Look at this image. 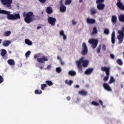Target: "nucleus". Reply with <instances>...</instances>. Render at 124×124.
Returning a JSON list of instances; mask_svg holds the SVG:
<instances>
[{
	"instance_id": "1",
	"label": "nucleus",
	"mask_w": 124,
	"mask_h": 124,
	"mask_svg": "<svg viewBox=\"0 0 124 124\" xmlns=\"http://www.w3.org/2000/svg\"><path fill=\"white\" fill-rule=\"evenodd\" d=\"M84 58L82 57L78 61H76V64H77L79 72H82L83 69L82 68V63L83 67H87L90 63V61L88 60H84Z\"/></svg>"
},
{
	"instance_id": "2",
	"label": "nucleus",
	"mask_w": 124,
	"mask_h": 124,
	"mask_svg": "<svg viewBox=\"0 0 124 124\" xmlns=\"http://www.w3.org/2000/svg\"><path fill=\"white\" fill-rule=\"evenodd\" d=\"M23 16L25 18V22L27 24H30L31 22H32V21H33L34 15L32 12H28V13L24 12L23 13Z\"/></svg>"
},
{
	"instance_id": "3",
	"label": "nucleus",
	"mask_w": 124,
	"mask_h": 124,
	"mask_svg": "<svg viewBox=\"0 0 124 124\" xmlns=\"http://www.w3.org/2000/svg\"><path fill=\"white\" fill-rule=\"evenodd\" d=\"M8 13L6 14L7 18L8 20H17V19H20L21 16L19 14H14L13 15L10 14L11 13L10 11H8Z\"/></svg>"
},
{
	"instance_id": "4",
	"label": "nucleus",
	"mask_w": 124,
	"mask_h": 124,
	"mask_svg": "<svg viewBox=\"0 0 124 124\" xmlns=\"http://www.w3.org/2000/svg\"><path fill=\"white\" fill-rule=\"evenodd\" d=\"M101 69L102 71L106 72V76L103 78L104 82H107V80L109 79V76H110V68L106 66L101 67Z\"/></svg>"
},
{
	"instance_id": "5",
	"label": "nucleus",
	"mask_w": 124,
	"mask_h": 124,
	"mask_svg": "<svg viewBox=\"0 0 124 124\" xmlns=\"http://www.w3.org/2000/svg\"><path fill=\"white\" fill-rule=\"evenodd\" d=\"M0 1L2 5L6 6L8 8H10L13 0H0Z\"/></svg>"
},
{
	"instance_id": "6",
	"label": "nucleus",
	"mask_w": 124,
	"mask_h": 124,
	"mask_svg": "<svg viewBox=\"0 0 124 124\" xmlns=\"http://www.w3.org/2000/svg\"><path fill=\"white\" fill-rule=\"evenodd\" d=\"M82 50L81 51V54L83 56H86L88 55V46L86 43L83 42L82 45Z\"/></svg>"
},
{
	"instance_id": "7",
	"label": "nucleus",
	"mask_w": 124,
	"mask_h": 124,
	"mask_svg": "<svg viewBox=\"0 0 124 124\" xmlns=\"http://www.w3.org/2000/svg\"><path fill=\"white\" fill-rule=\"evenodd\" d=\"M88 42L92 45L91 46L93 49H95L97 46V44H98V40L94 39H89Z\"/></svg>"
},
{
	"instance_id": "8",
	"label": "nucleus",
	"mask_w": 124,
	"mask_h": 124,
	"mask_svg": "<svg viewBox=\"0 0 124 124\" xmlns=\"http://www.w3.org/2000/svg\"><path fill=\"white\" fill-rule=\"evenodd\" d=\"M47 22L49 25H51L52 27H54L56 25V22H57V19L55 17L52 16H49L47 18Z\"/></svg>"
},
{
	"instance_id": "9",
	"label": "nucleus",
	"mask_w": 124,
	"mask_h": 124,
	"mask_svg": "<svg viewBox=\"0 0 124 124\" xmlns=\"http://www.w3.org/2000/svg\"><path fill=\"white\" fill-rule=\"evenodd\" d=\"M37 61L38 62H40V63H44L45 62H48L49 59H48V57L47 56H42L41 58H37Z\"/></svg>"
},
{
	"instance_id": "10",
	"label": "nucleus",
	"mask_w": 124,
	"mask_h": 124,
	"mask_svg": "<svg viewBox=\"0 0 124 124\" xmlns=\"http://www.w3.org/2000/svg\"><path fill=\"white\" fill-rule=\"evenodd\" d=\"M6 55H7V51H6V50L4 49L0 50V56H1L4 60L7 59V56H6Z\"/></svg>"
},
{
	"instance_id": "11",
	"label": "nucleus",
	"mask_w": 124,
	"mask_h": 124,
	"mask_svg": "<svg viewBox=\"0 0 124 124\" xmlns=\"http://www.w3.org/2000/svg\"><path fill=\"white\" fill-rule=\"evenodd\" d=\"M86 22L87 24H89V25H93V24H95V19L93 18H91L90 17H87L86 19Z\"/></svg>"
},
{
	"instance_id": "12",
	"label": "nucleus",
	"mask_w": 124,
	"mask_h": 124,
	"mask_svg": "<svg viewBox=\"0 0 124 124\" xmlns=\"http://www.w3.org/2000/svg\"><path fill=\"white\" fill-rule=\"evenodd\" d=\"M97 8L98 10H103L105 8V4L102 3H98Z\"/></svg>"
},
{
	"instance_id": "13",
	"label": "nucleus",
	"mask_w": 124,
	"mask_h": 124,
	"mask_svg": "<svg viewBox=\"0 0 124 124\" xmlns=\"http://www.w3.org/2000/svg\"><path fill=\"white\" fill-rule=\"evenodd\" d=\"M103 87L105 90L108 91V92H112V89H111V87H110V86L108 83H104Z\"/></svg>"
},
{
	"instance_id": "14",
	"label": "nucleus",
	"mask_w": 124,
	"mask_h": 124,
	"mask_svg": "<svg viewBox=\"0 0 124 124\" xmlns=\"http://www.w3.org/2000/svg\"><path fill=\"white\" fill-rule=\"evenodd\" d=\"M11 44V41L10 40H4L3 41L2 46L4 47H8Z\"/></svg>"
},
{
	"instance_id": "15",
	"label": "nucleus",
	"mask_w": 124,
	"mask_h": 124,
	"mask_svg": "<svg viewBox=\"0 0 124 124\" xmlns=\"http://www.w3.org/2000/svg\"><path fill=\"white\" fill-rule=\"evenodd\" d=\"M78 94H80V95H82V96H86L88 95V92L84 90H80L78 92Z\"/></svg>"
},
{
	"instance_id": "16",
	"label": "nucleus",
	"mask_w": 124,
	"mask_h": 124,
	"mask_svg": "<svg viewBox=\"0 0 124 124\" xmlns=\"http://www.w3.org/2000/svg\"><path fill=\"white\" fill-rule=\"evenodd\" d=\"M97 13V10L94 7H93L90 9V14L91 15H94V14H96Z\"/></svg>"
},
{
	"instance_id": "17",
	"label": "nucleus",
	"mask_w": 124,
	"mask_h": 124,
	"mask_svg": "<svg viewBox=\"0 0 124 124\" xmlns=\"http://www.w3.org/2000/svg\"><path fill=\"white\" fill-rule=\"evenodd\" d=\"M118 0V1L116 3V5H117V7H118V8H119V9L122 10V8L124 6V4L123 3H122V2H121V0Z\"/></svg>"
},
{
	"instance_id": "18",
	"label": "nucleus",
	"mask_w": 124,
	"mask_h": 124,
	"mask_svg": "<svg viewBox=\"0 0 124 124\" xmlns=\"http://www.w3.org/2000/svg\"><path fill=\"white\" fill-rule=\"evenodd\" d=\"M117 16H111V22L113 25L117 24Z\"/></svg>"
},
{
	"instance_id": "19",
	"label": "nucleus",
	"mask_w": 124,
	"mask_h": 124,
	"mask_svg": "<svg viewBox=\"0 0 124 124\" xmlns=\"http://www.w3.org/2000/svg\"><path fill=\"white\" fill-rule=\"evenodd\" d=\"M46 12L47 14H52L53 13V8L51 7H47Z\"/></svg>"
},
{
	"instance_id": "20",
	"label": "nucleus",
	"mask_w": 124,
	"mask_h": 124,
	"mask_svg": "<svg viewBox=\"0 0 124 124\" xmlns=\"http://www.w3.org/2000/svg\"><path fill=\"white\" fill-rule=\"evenodd\" d=\"M93 68H89L85 71V73L87 75L89 74H92V73L93 72Z\"/></svg>"
},
{
	"instance_id": "21",
	"label": "nucleus",
	"mask_w": 124,
	"mask_h": 124,
	"mask_svg": "<svg viewBox=\"0 0 124 124\" xmlns=\"http://www.w3.org/2000/svg\"><path fill=\"white\" fill-rule=\"evenodd\" d=\"M115 31H113L111 34V43L112 44H115Z\"/></svg>"
},
{
	"instance_id": "22",
	"label": "nucleus",
	"mask_w": 124,
	"mask_h": 124,
	"mask_svg": "<svg viewBox=\"0 0 124 124\" xmlns=\"http://www.w3.org/2000/svg\"><path fill=\"white\" fill-rule=\"evenodd\" d=\"M25 43L29 46H31V45H32V42L29 40V39H26L25 40Z\"/></svg>"
},
{
	"instance_id": "23",
	"label": "nucleus",
	"mask_w": 124,
	"mask_h": 124,
	"mask_svg": "<svg viewBox=\"0 0 124 124\" xmlns=\"http://www.w3.org/2000/svg\"><path fill=\"white\" fill-rule=\"evenodd\" d=\"M7 62L9 65H15V61L13 59L8 60Z\"/></svg>"
},
{
	"instance_id": "24",
	"label": "nucleus",
	"mask_w": 124,
	"mask_h": 124,
	"mask_svg": "<svg viewBox=\"0 0 124 124\" xmlns=\"http://www.w3.org/2000/svg\"><path fill=\"white\" fill-rule=\"evenodd\" d=\"M98 32V31H97V28L96 27H94L93 28V30L92 33V35H93V34H97V33Z\"/></svg>"
},
{
	"instance_id": "25",
	"label": "nucleus",
	"mask_w": 124,
	"mask_h": 124,
	"mask_svg": "<svg viewBox=\"0 0 124 124\" xmlns=\"http://www.w3.org/2000/svg\"><path fill=\"white\" fill-rule=\"evenodd\" d=\"M68 74L70 76H75L76 75V72L74 70H70L68 72Z\"/></svg>"
},
{
	"instance_id": "26",
	"label": "nucleus",
	"mask_w": 124,
	"mask_h": 124,
	"mask_svg": "<svg viewBox=\"0 0 124 124\" xmlns=\"http://www.w3.org/2000/svg\"><path fill=\"white\" fill-rule=\"evenodd\" d=\"M116 81V79H114V77H110V79L108 81V84H112V83H115V82Z\"/></svg>"
},
{
	"instance_id": "27",
	"label": "nucleus",
	"mask_w": 124,
	"mask_h": 124,
	"mask_svg": "<svg viewBox=\"0 0 124 124\" xmlns=\"http://www.w3.org/2000/svg\"><path fill=\"white\" fill-rule=\"evenodd\" d=\"M11 33H12L11 31H8L4 32V36L8 37V36H10V34H11Z\"/></svg>"
},
{
	"instance_id": "28",
	"label": "nucleus",
	"mask_w": 124,
	"mask_h": 124,
	"mask_svg": "<svg viewBox=\"0 0 124 124\" xmlns=\"http://www.w3.org/2000/svg\"><path fill=\"white\" fill-rule=\"evenodd\" d=\"M65 83L66 84V85H68V86H71L72 84H73V81L71 80L69 81H68V80H66L65 81Z\"/></svg>"
},
{
	"instance_id": "29",
	"label": "nucleus",
	"mask_w": 124,
	"mask_h": 124,
	"mask_svg": "<svg viewBox=\"0 0 124 124\" xmlns=\"http://www.w3.org/2000/svg\"><path fill=\"white\" fill-rule=\"evenodd\" d=\"M119 20L120 22H124V15H120L119 16Z\"/></svg>"
},
{
	"instance_id": "30",
	"label": "nucleus",
	"mask_w": 124,
	"mask_h": 124,
	"mask_svg": "<svg viewBox=\"0 0 124 124\" xmlns=\"http://www.w3.org/2000/svg\"><path fill=\"white\" fill-rule=\"evenodd\" d=\"M0 14H8V11L1 10L0 8Z\"/></svg>"
},
{
	"instance_id": "31",
	"label": "nucleus",
	"mask_w": 124,
	"mask_h": 124,
	"mask_svg": "<svg viewBox=\"0 0 124 124\" xmlns=\"http://www.w3.org/2000/svg\"><path fill=\"white\" fill-rule=\"evenodd\" d=\"M46 83L48 85V86H53V82L51 80H46Z\"/></svg>"
},
{
	"instance_id": "32",
	"label": "nucleus",
	"mask_w": 124,
	"mask_h": 124,
	"mask_svg": "<svg viewBox=\"0 0 124 124\" xmlns=\"http://www.w3.org/2000/svg\"><path fill=\"white\" fill-rule=\"evenodd\" d=\"M116 62H117L118 64L119 65H122L123 64V61H122V60L118 59L116 61Z\"/></svg>"
},
{
	"instance_id": "33",
	"label": "nucleus",
	"mask_w": 124,
	"mask_h": 124,
	"mask_svg": "<svg viewBox=\"0 0 124 124\" xmlns=\"http://www.w3.org/2000/svg\"><path fill=\"white\" fill-rule=\"evenodd\" d=\"M41 86V90H42V91H44L45 90V88H47V84H42Z\"/></svg>"
},
{
	"instance_id": "34",
	"label": "nucleus",
	"mask_w": 124,
	"mask_h": 124,
	"mask_svg": "<svg viewBox=\"0 0 124 124\" xmlns=\"http://www.w3.org/2000/svg\"><path fill=\"white\" fill-rule=\"evenodd\" d=\"M72 2V0H65V5H68V4H70Z\"/></svg>"
},
{
	"instance_id": "35",
	"label": "nucleus",
	"mask_w": 124,
	"mask_h": 124,
	"mask_svg": "<svg viewBox=\"0 0 124 124\" xmlns=\"http://www.w3.org/2000/svg\"><path fill=\"white\" fill-rule=\"evenodd\" d=\"M92 104L93 105H94V106H99V103H98L97 102L94 101H93L92 102Z\"/></svg>"
},
{
	"instance_id": "36",
	"label": "nucleus",
	"mask_w": 124,
	"mask_h": 124,
	"mask_svg": "<svg viewBox=\"0 0 124 124\" xmlns=\"http://www.w3.org/2000/svg\"><path fill=\"white\" fill-rule=\"evenodd\" d=\"M35 94H41L42 93V91L41 90L39 91L38 90H35Z\"/></svg>"
},
{
	"instance_id": "37",
	"label": "nucleus",
	"mask_w": 124,
	"mask_h": 124,
	"mask_svg": "<svg viewBox=\"0 0 124 124\" xmlns=\"http://www.w3.org/2000/svg\"><path fill=\"white\" fill-rule=\"evenodd\" d=\"M56 71L57 73H61V72H62V68H60V67L56 68Z\"/></svg>"
},
{
	"instance_id": "38",
	"label": "nucleus",
	"mask_w": 124,
	"mask_h": 124,
	"mask_svg": "<svg viewBox=\"0 0 124 124\" xmlns=\"http://www.w3.org/2000/svg\"><path fill=\"white\" fill-rule=\"evenodd\" d=\"M31 51H28L25 53V56L26 58H29L30 57V55H31Z\"/></svg>"
},
{
	"instance_id": "39",
	"label": "nucleus",
	"mask_w": 124,
	"mask_h": 124,
	"mask_svg": "<svg viewBox=\"0 0 124 124\" xmlns=\"http://www.w3.org/2000/svg\"><path fill=\"white\" fill-rule=\"evenodd\" d=\"M60 3V10L61 12H62V0H61Z\"/></svg>"
},
{
	"instance_id": "40",
	"label": "nucleus",
	"mask_w": 124,
	"mask_h": 124,
	"mask_svg": "<svg viewBox=\"0 0 124 124\" xmlns=\"http://www.w3.org/2000/svg\"><path fill=\"white\" fill-rule=\"evenodd\" d=\"M104 33L105 34H109V29H105L104 31Z\"/></svg>"
},
{
	"instance_id": "41",
	"label": "nucleus",
	"mask_w": 124,
	"mask_h": 124,
	"mask_svg": "<svg viewBox=\"0 0 124 124\" xmlns=\"http://www.w3.org/2000/svg\"><path fill=\"white\" fill-rule=\"evenodd\" d=\"M102 2H104V0H96V3L97 4H98V3H102Z\"/></svg>"
},
{
	"instance_id": "42",
	"label": "nucleus",
	"mask_w": 124,
	"mask_h": 124,
	"mask_svg": "<svg viewBox=\"0 0 124 124\" xmlns=\"http://www.w3.org/2000/svg\"><path fill=\"white\" fill-rule=\"evenodd\" d=\"M101 49V46L100 45L97 48V53L99 54L100 53V49Z\"/></svg>"
},
{
	"instance_id": "43",
	"label": "nucleus",
	"mask_w": 124,
	"mask_h": 124,
	"mask_svg": "<svg viewBox=\"0 0 124 124\" xmlns=\"http://www.w3.org/2000/svg\"><path fill=\"white\" fill-rule=\"evenodd\" d=\"M4 81V79H3V77L2 76H0V84H1Z\"/></svg>"
},
{
	"instance_id": "44",
	"label": "nucleus",
	"mask_w": 124,
	"mask_h": 124,
	"mask_svg": "<svg viewBox=\"0 0 124 124\" xmlns=\"http://www.w3.org/2000/svg\"><path fill=\"white\" fill-rule=\"evenodd\" d=\"M66 11V7L64 5H62V12H65Z\"/></svg>"
},
{
	"instance_id": "45",
	"label": "nucleus",
	"mask_w": 124,
	"mask_h": 124,
	"mask_svg": "<svg viewBox=\"0 0 124 124\" xmlns=\"http://www.w3.org/2000/svg\"><path fill=\"white\" fill-rule=\"evenodd\" d=\"M62 36H63V39H64V40H66V35H65V34H64V32L63 31H62Z\"/></svg>"
},
{
	"instance_id": "46",
	"label": "nucleus",
	"mask_w": 124,
	"mask_h": 124,
	"mask_svg": "<svg viewBox=\"0 0 124 124\" xmlns=\"http://www.w3.org/2000/svg\"><path fill=\"white\" fill-rule=\"evenodd\" d=\"M41 3H45L46 1H47V0H38Z\"/></svg>"
},
{
	"instance_id": "47",
	"label": "nucleus",
	"mask_w": 124,
	"mask_h": 124,
	"mask_svg": "<svg viewBox=\"0 0 124 124\" xmlns=\"http://www.w3.org/2000/svg\"><path fill=\"white\" fill-rule=\"evenodd\" d=\"M102 49L103 51H106V46L105 45H103Z\"/></svg>"
},
{
	"instance_id": "48",
	"label": "nucleus",
	"mask_w": 124,
	"mask_h": 124,
	"mask_svg": "<svg viewBox=\"0 0 124 124\" xmlns=\"http://www.w3.org/2000/svg\"><path fill=\"white\" fill-rule=\"evenodd\" d=\"M110 58L112 59V60H114L115 59V55L113 54H110Z\"/></svg>"
},
{
	"instance_id": "49",
	"label": "nucleus",
	"mask_w": 124,
	"mask_h": 124,
	"mask_svg": "<svg viewBox=\"0 0 124 124\" xmlns=\"http://www.w3.org/2000/svg\"><path fill=\"white\" fill-rule=\"evenodd\" d=\"M72 24H73L74 26H75V25H76V24H77L76 21H75V20H72Z\"/></svg>"
},
{
	"instance_id": "50",
	"label": "nucleus",
	"mask_w": 124,
	"mask_h": 124,
	"mask_svg": "<svg viewBox=\"0 0 124 124\" xmlns=\"http://www.w3.org/2000/svg\"><path fill=\"white\" fill-rule=\"evenodd\" d=\"M99 102L101 105H103V102L101 100H99Z\"/></svg>"
},
{
	"instance_id": "51",
	"label": "nucleus",
	"mask_w": 124,
	"mask_h": 124,
	"mask_svg": "<svg viewBox=\"0 0 124 124\" xmlns=\"http://www.w3.org/2000/svg\"><path fill=\"white\" fill-rule=\"evenodd\" d=\"M38 58V55L37 54H35L34 55V59L35 60V59Z\"/></svg>"
},
{
	"instance_id": "52",
	"label": "nucleus",
	"mask_w": 124,
	"mask_h": 124,
	"mask_svg": "<svg viewBox=\"0 0 124 124\" xmlns=\"http://www.w3.org/2000/svg\"><path fill=\"white\" fill-rule=\"evenodd\" d=\"M75 88H76L77 89H79V88H80V86H79V85H76L75 86Z\"/></svg>"
},
{
	"instance_id": "53",
	"label": "nucleus",
	"mask_w": 124,
	"mask_h": 124,
	"mask_svg": "<svg viewBox=\"0 0 124 124\" xmlns=\"http://www.w3.org/2000/svg\"><path fill=\"white\" fill-rule=\"evenodd\" d=\"M66 99H67V100H70V99H71V98L69 96H67L66 97Z\"/></svg>"
},
{
	"instance_id": "54",
	"label": "nucleus",
	"mask_w": 124,
	"mask_h": 124,
	"mask_svg": "<svg viewBox=\"0 0 124 124\" xmlns=\"http://www.w3.org/2000/svg\"><path fill=\"white\" fill-rule=\"evenodd\" d=\"M42 27V26H38V27H37V30H39V29H41V27Z\"/></svg>"
},
{
	"instance_id": "55",
	"label": "nucleus",
	"mask_w": 124,
	"mask_h": 124,
	"mask_svg": "<svg viewBox=\"0 0 124 124\" xmlns=\"http://www.w3.org/2000/svg\"><path fill=\"white\" fill-rule=\"evenodd\" d=\"M47 69H50V68H51V65H48L47 67Z\"/></svg>"
},
{
	"instance_id": "56",
	"label": "nucleus",
	"mask_w": 124,
	"mask_h": 124,
	"mask_svg": "<svg viewBox=\"0 0 124 124\" xmlns=\"http://www.w3.org/2000/svg\"><path fill=\"white\" fill-rule=\"evenodd\" d=\"M60 35H61V36L62 35V31H60Z\"/></svg>"
},
{
	"instance_id": "57",
	"label": "nucleus",
	"mask_w": 124,
	"mask_h": 124,
	"mask_svg": "<svg viewBox=\"0 0 124 124\" xmlns=\"http://www.w3.org/2000/svg\"><path fill=\"white\" fill-rule=\"evenodd\" d=\"M121 10H123V11H124V5L122 7V8L121 9Z\"/></svg>"
},
{
	"instance_id": "58",
	"label": "nucleus",
	"mask_w": 124,
	"mask_h": 124,
	"mask_svg": "<svg viewBox=\"0 0 124 124\" xmlns=\"http://www.w3.org/2000/svg\"><path fill=\"white\" fill-rule=\"evenodd\" d=\"M40 69H43V67H42V66L39 67Z\"/></svg>"
},
{
	"instance_id": "59",
	"label": "nucleus",
	"mask_w": 124,
	"mask_h": 124,
	"mask_svg": "<svg viewBox=\"0 0 124 124\" xmlns=\"http://www.w3.org/2000/svg\"><path fill=\"white\" fill-rule=\"evenodd\" d=\"M58 60H61V57L60 56L57 57Z\"/></svg>"
},
{
	"instance_id": "60",
	"label": "nucleus",
	"mask_w": 124,
	"mask_h": 124,
	"mask_svg": "<svg viewBox=\"0 0 124 124\" xmlns=\"http://www.w3.org/2000/svg\"><path fill=\"white\" fill-rule=\"evenodd\" d=\"M79 2H83V0H79Z\"/></svg>"
},
{
	"instance_id": "61",
	"label": "nucleus",
	"mask_w": 124,
	"mask_h": 124,
	"mask_svg": "<svg viewBox=\"0 0 124 124\" xmlns=\"http://www.w3.org/2000/svg\"><path fill=\"white\" fill-rule=\"evenodd\" d=\"M1 41H2V40L1 39H0V44H1Z\"/></svg>"
},
{
	"instance_id": "62",
	"label": "nucleus",
	"mask_w": 124,
	"mask_h": 124,
	"mask_svg": "<svg viewBox=\"0 0 124 124\" xmlns=\"http://www.w3.org/2000/svg\"><path fill=\"white\" fill-rule=\"evenodd\" d=\"M61 64H62V60H61Z\"/></svg>"
},
{
	"instance_id": "63",
	"label": "nucleus",
	"mask_w": 124,
	"mask_h": 124,
	"mask_svg": "<svg viewBox=\"0 0 124 124\" xmlns=\"http://www.w3.org/2000/svg\"><path fill=\"white\" fill-rule=\"evenodd\" d=\"M124 87V86L123 85H121V88H123Z\"/></svg>"
},
{
	"instance_id": "64",
	"label": "nucleus",
	"mask_w": 124,
	"mask_h": 124,
	"mask_svg": "<svg viewBox=\"0 0 124 124\" xmlns=\"http://www.w3.org/2000/svg\"><path fill=\"white\" fill-rule=\"evenodd\" d=\"M63 64H64V63L62 62V65H63Z\"/></svg>"
}]
</instances>
